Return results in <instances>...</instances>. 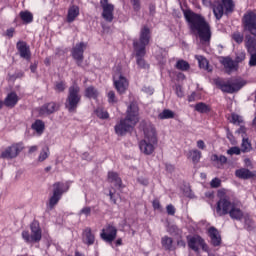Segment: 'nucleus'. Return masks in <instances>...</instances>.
I'll return each instance as SVG.
<instances>
[{
    "instance_id": "obj_14",
    "label": "nucleus",
    "mask_w": 256,
    "mask_h": 256,
    "mask_svg": "<svg viewBox=\"0 0 256 256\" xmlns=\"http://www.w3.org/2000/svg\"><path fill=\"white\" fill-rule=\"evenodd\" d=\"M114 79V85L118 93L120 95H123L127 91V87H129V82L127 81V78L121 75V73L116 72L113 76Z\"/></svg>"
},
{
    "instance_id": "obj_32",
    "label": "nucleus",
    "mask_w": 256,
    "mask_h": 256,
    "mask_svg": "<svg viewBox=\"0 0 256 256\" xmlns=\"http://www.w3.org/2000/svg\"><path fill=\"white\" fill-rule=\"evenodd\" d=\"M32 129L33 131H36L37 134L43 135V131H45V123H43L41 120H36L32 124Z\"/></svg>"
},
{
    "instance_id": "obj_58",
    "label": "nucleus",
    "mask_w": 256,
    "mask_h": 256,
    "mask_svg": "<svg viewBox=\"0 0 256 256\" xmlns=\"http://www.w3.org/2000/svg\"><path fill=\"white\" fill-rule=\"evenodd\" d=\"M144 93H147L148 95H153L154 90L151 87H144L143 88Z\"/></svg>"
},
{
    "instance_id": "obj_63",
    "label": "nucleus",
    "mask_w": 256,
    "mask_h": 256,
    "mask_svg": "<svg viewBox=\"0 0 256 256\" xmlns=\"http://www.w3.org/2000/svg\"><path fill=\"white\" fill-rule=\"evenodd\" d=\"M195 97H196V94H195V92H193V93L188 97L189 103H193V101H195Z\"/></svg>"
},
{
    "instance_id": "obj_25",
    "label": "nucleus",
    "mask_w": 256,
    "mask_h": 256,
    "mask_svg": "<svg viewBox=\"0 0 256 256\" xmlns=\"http://www.w3.org/2000/svg\"><path fill=\"white\" fill-rule=\"evenodd\" d=\"M161 245L165 251H175L176 247L173 244V238L169 236H164L161 238Z\"/></svg>"
},
{
    "instance_id": "obj_18",
    "label": "nucleus",
    "mask_w": 256,
    "mask_h": 256,
    "mask_svg": "<svg viewBox=\"0 0 256 256\" xmlns=\"http://www.w3.org/2000/svg\"><path fill=\"white\" fill-rule=\"evenodd\" d=\"M208 235L211 239V244L214 247H219L221 245V234H219V230L215 227H210L208 229Z\"/></svg>"
},
{
    "instance_id": "obj_6",
    "label": "nucleus",
    "mask_w": 256,
    "mask_h": 256,
    "mask_svg": "<svg viewBox=\"0 0 256 256\" xmlns=\"http://www.w3.org/2000/svg\"><path fill=\"white\" fill-rule=\"evenodd\" d=\"M214 83L218 89L222 91V93H237V91H241L245 85H247V82L243 80H224L221 78H217L214 80Z\"/></svg>"
},
{
    "instance_id": "obj_19",
    "label": "nucleus",
    "mask_w": 256,
    "mask_h": 256,
    "mask_svg": "<svg viewBox=\"0 0 256 256\" xmlns=\"http://www.w3.org/2000/svg\"><path fill=\"white\" fill-rule=\"evenodd\" d=\"M70 187L71 185L69 184V182H56L53 184V193H56V195L63 197V193H67Z\"/></svg>"
},
{
    "instance_id": "obj_50",
    "label": "nucleus",
    "mask_w": 256,
    "mask_h": 256,
    "mask_svg": "<svg viewBox=\"0 0 256 256\" xmlns=\"http://www.w3.org/2000/svg\"><path fill=\"white\" fill-rule=\"evenodd\" d=\"M55 91L58 93H62V91H65V82H57L55 85Z\"/></svg>"
},
{
    "instance_id": "obj_4",
    "label": "nucleus",
    "mask_w": 256,
    "mask_h": 256,
    "mask_svg": "<svg viewBox=\"0 0 256 256\" xmlns=\"http://www.w3.org/2000/svg\"><path fill=\"white\" fill-rule=\"evenodd\" d=\"M157 132L153 126L144 129V139L139 142V149L143 155H153L157 147Z\"/></svg>"
},
{
    "instance_id": "obj_35",
    "label": "nucleus",
    "mask_w": 256,
    "mask_h": 256,
    "mask_svg": "<svg viewBox=\"0 0 256 256\" xmlns=\"http://www.w3.org/2000/svg\"><path fill=\"white\" fill-rule=\"evenodd\" d=\"M252 149L253 147L251 146V142L249 141V139L243 138L240 151L242 153H249Z\"/></svg>"
},
{
    "instance_id": "obj_17",
    "label": "nucleus",
    "mask_w": 256,
    "mask_h": 256,
    "mask_svg": "<svg viewBox=\"0 0 256 256\" xmlns=\"http://www.w3.org/2000/svg\"><path fill=\"white\" fill-rule=\"evenodd\" d=\"M203 245H205V240L199 235L192 236L188 240V247L193 251H199V247H203Z\"/></svg>"
},
{
    "instance_id": "obj_40",
    "label": "nucleus",
    "mask_w": 256,
    "mask_h": 256,
    "mask_svg": "<svg viewBox=\"0 0 256 256\" xmlns=\"http://www.w3.org/2000/svg\"><path fill=\"white\" fill-rule=\"evenodd\" d=\"M211 161H213L214 163H220V165H225V163H227V157L224 155H217V154H213L211 156Z\"/></svg>"
},
{
    "instance_id": "obj_10",
    "label": "nucleus",
    "mask_w": 256,
    "mask_h": 256,
    "mask_svg": "<svg viewBox=\"0 0 256 256\" xmlns=\"http://www.w3.org/2000/svg\"><path fill=\"white\" fill-rule=\"evenodd\" d=\"M242 25L245 32L256 37V14L255 12H247L242 18Z\"/></svg>"
},
{
    "instance_id": "obj_52",
    "label": "nucleus",
    "mask_w": 256,
    "mask_h": 256,
    "mask_svg": "<svg viewBox=\"0 0 256 256\" xmlns=\"http://www.w3.org/2000/svg\"><path fill=\"white\" fill-rule=\"evenodd\" d=\"M211 187H213L214 189H217V187L221 186V180L219 178H214L212 179V181L210 182Z\"/></svg>"
},
{
    "instance_id": "obj_24",
    "label": "nucleus",
    "mask_w": 256,
    "mask_h": 256,
    "mask_svg": "<svg viewBox=\"0 0 256 256\" xmlns=\"http://www.w3.org/2000/svg\"><path fill=\"white\" fill-rule=\"evenodd\" d=\"M4 105L6 106V107H11V108H13V107H15V105H17V103H19V96L17 95V93H15V92H10L7 96H6V98H5V100H4Z\"/></svg>"
},
{
    "instance_id": "obj_11",
    "label": "nucleus",
    "mask_w": 256,
    "mask_h": 256,
    "mask_svg": "<svg viewBox=\"0 0 256 256\" xmlns=\"http://www.w3.org/2000/svg\"><path fill=\"white\" fill-rule=\"evenodd\" d=\"M24 146L23 143L12 144L7 147L4 151H2L0 157L1 159H15L23 151Z\"/></svg>"
},
{
    "instance_id": "obj_53",
    "label": "nucleus",
    "mask_w": 256,
    "mask_h": 256,
    "mask_svg": "<svg viewBox=\"0 0 256 256\" xmlns=\"http://www.w3.org/2000/svg\"><path fill=\"white\" fill-rule=\"evenodd\" d=\"M166 211L168 215H175V206H173L172 204L167 205Z\"/></svg>"
},
{
    "instance_id": "obj_31",
    "label": "nucleus",
    "mask_w": 256,
    "mask_h": 256,
    "mask_svg": "<svg viewBox=\"0 0 256 256\" xmlns=\"http://www.w3.org/2000/svg\"><path fill=\"white\" fill-rule=\"evenodd\" d=\"M19 17L21 21H23V23H33V13H31L30 11H21Z\"/></svg>"
},
{
    "instance_id": "obj_7",
    "label": "nucleus",
    "mask_w": 256,
    "mask_h": 256,
    "mask_svg": "<svg viewBox=\"0 0 256 256\" xmlns=\"http://www.w3.org/2000/svg\"><path fill=\"white\" fill-rule=\"evenodd\" d=\"M151 41V29H149L147 26H143L140 29V35L139 40L133 41V47L134 51L138 52V55H143L146 53V47L149 45V42Z\"/></svg>"
},
{
    "instance_id": "obj_21",
    "label": "nucleus",
    "mask_w": 256,
    "mask_h": 256,
    "mask_svg": "<svg viewBox=\"0 0 256 256\" xmlns=\"http://www.w3.org/2000/svg\"><path fill=\"white\" fill-rule=\"evenodd\" d=\"M82 241L85 245H94L95 243V234L91 228L87 227L82 232Z\"/></svg>"
},
{
    "instance_id": "obj_20",
    "label": "nucleus",
    "mask_w": 256,
    "mask_h": 256,
    "mask_svg": "<svg viewBox=\"0 0 256 256\" xmlns=\"http://www.w3.org/2000/svg\"><path fill=\"white\" fill-rule=\"evenodd\" d=\"M221 63L228 74H231L233 73V71H237V69H239V65H237L236 62L229 57L222 58Z\"/></svg>"
},
{
    "instance_id": "obj_8",
    "label": "nucleus",
    "mask_w": 256,
    "mask_h": 256,
    "mask_svg": "<svg viewBox=\"0 0 256 256\" xmlns=\"http://www.w3.org/2000/svg\"><path fill=\"white\" fill-rule=\"evenodd\" d=\"M30 231L31 234L27 230H23L21 233L22 239L25 241V243H39V241L43 239V232L41 230L39 222H32L30 224Z\"/></svg>"
},
{
    "instance_id": "obj_5",
    "label": "nucleus",
    "mask_w": 256,
    "mask_h": 256,
    "mask_svg": "<svg viewBox=\"0 0 256 256\" xmlns=\"http://www.w3.org/2000/svg\"><path fill=\"white\" fill-rule=\"evenodd\" d=\"M79 103H81V87L77 83H73L68 89L65 107L69 113H77Z\"/></svg>"
},
{
    "instance_id": "obj_12",
    "label": "nucleus",
    "mask_w": 256,
    "mask_h": 256,
    "mask_svg": "<svg viewBox=\"0 0 256 256\" xmlns=\"http://www.w3.org/2000/svg\"><path fill=\"white\" fill-rule=\"evenodd\" d=\"M100 237L106 243H113L114 239H117V227L113 224H107L100 233Z\"/></svg>"
},
{
    "instance_id": "obj_22",
    "label": "nucleus",
    "mask_w": 256,
    "mask_h": 256,
    "mask_svg": "<svg viewBox=\"0 0 256 256\" xmlns=\"http://www.w3.org/2000/svg\"><path fill=\"white\" fill-rule=\"evenodd\" d=\"M59 110V104L55 102H50L47 104H44L40 108V115H51V113H55V111Z\"/></svg>"
},
{
    "instance_id": "obj_45",
    "label": "nucleus",
    "mask_w": 256,
    "mask_h": 256,
    "mask_svg": "<svg viewBox=\"0 0 256 256\" xmlns=\"http://www.w3.org/2000/svg\"><path fill=\"white\" fill-rule=\"evenodd\" d=\"M130 3L135 13H139L141 11V0H130Z\"/></svg>"
},
{
    "instance_id": "obj_30",
    "label": "nucleus",
    "mask_w": 256,
    "mask_h": 256,
    "mask_svg": "<svg viewBox=\"0 0 256 256\" xmlns=\"http://www.w3.org/2000/svg\"><path fill=\"white\" fill-rule=\"evenodd\" d=\"M201 155V151L197 149L190 150L188 152V159H191L192 163H194V165H197V163L201 161Z\"/></svg>"
},
{
    "instance_id": "obj_23",
    "label": "nucleus",
    "mask_w": 256,
    "mask_h": 256,
    "mask_svg": "<svg viewBox=\"0 0 256 256\" xmlns=\"http://www.w3.org/2000/svg\"><path fill=\"white\" fill-rule=\"evenodd\" d=\"M245 47L248 53H256V38L251 34L245 36Z\"/></svg>"
},
{
    "instance_id": "obj_54",
    "label": "nucleus",
    "mask_w": 256,
    "mask_h": 256,
    "mask_svg": "<svg viewBox=\"0 0 256 256\" xmlns=\"http://www.w3.org/2000/svg\"><path fill=\"white\" fill-rule=\"evenodd\" d=\"M176 95L177 97H180V98L184 97L185 95L183 92V88L179 85L176 86Z\"/></svg>"
},
{
    "instance_id": "obj_56",
    "label": "nucleus",
    "mask_w": 256,
    "mask_h": 256,
    "mask_svg": "<svg viewBox=\"0 0 256 256\" xmlns=\"http://www.w3.org/2000/svg\"><path fill=\"white\" fill-rule=\"evenodd\" d=\"M184 195L186 197H189V199H193V197H195V194H193V192H191V189H186V191L184 192Z\"/></svg>"
},
{
    "instance_id": "obj_15",
    "label": "nucleus",
    "mask_w": 256,
    "mask_h": 256,
    "mask_svg": "<svg viewBox=\"0 0 256 256\" xmlns=\"http://www.w3.org/2000/svg\"><path fill=\"white\" fill-rule=\"evenodd\" d=\"M100 5L103 9L102 17L108 23L113 21V12L115 11V6L113 4H109V0H100Z\"/></svg>"
},
{
    "instance_id": "obj_33",
    "label": "nucleus",
    "mask_w": 256,
    "mask_h": 256,
    "mask_svg": "<svg viewBox=\"0 0 256 256\" xmlns=\"http://www.w3.org/2000/svg\"><path fill=\"white\" fill-rule=\"evenodd\" d=\"M85 97H88V99H97L99 97V91L95 87L90 86L85 90Z\"/></svg>"
},
{
    "instance_id": "obj_64",
    "label": "nucleus",
    "mask_w": 256,
    "mask_h": 256,
    "mask_svg": "<svg viewBox=\"0 0 256 256\" xmlns=\"http://www.w3.org/2000/svg\"><path fill=\"white\" fill-rule=\"evenodd\" d=\"M244 164H245L246 167H251V159L245 158L244 159Z\"/></svg>"
},
{
    "instance_id": "obj_29",
    "label": "nucleus",
    "mask_w": 256,
    "mask_h": 256,
    "mask_svg": "<svg viewBox=\"0 0 256 256\" xmlns=\"http://www.w3.org/2000/svg\"><path fill=\"white\" fill-rule=\"evenodd\" d=\"M61 197L57 194V192H53L52 196L49 199V202L47 204V210L48 211H53V209H55V206L57 205V203H59V201H61Z\"/></svg>"
},
{
    "instance_id": "obj_59",
    "label": "nucleus",
    "mask_w": 256,
    "mask_h": 256,
    "mask_svg": "<svg viewBox=\"0 0 256 256\" xmlns=\"http://www.w3.org/2000/svg\"><path fill=\"white\" fill-rule=\"evenodd\" d=\"M14 33H15V28H9V29L6 31V35H7V37H9V38L13 37Z\"/></svg>"
},
{
    "instance_id": "obj_9",
    "label": "nucleus",
    "mask_w": 256,
    "mask_h": 256,
    "mask_svg": "<svg viewBox=\"0 0 256 256\" xmlns=\"http://www.w3.org/2000/svg\"><path fill=\"white\" fill-rule=\"evenodd\" d=\"M234 8L235 4H233V0H222V3L215 2L213 4V13L219 21V19L223 17L224 13H233Z\"/></svg>"
},
{
    "instance_id": "obj_28",
    "label": "nucleus",
    "mask_w": 256,
    "mask_h": 256,
    "mask_svg": "<svg viewBox=\"0 0 256 256\" xmlns=\"http://www.w3.org/2000/svg\"><path fill=\"white\" fill-rule=\"evenodd\" d=\"M108 181L109 183H114L115 187H118L119 189H121L123 185V182L117 172H108Z\"/></svg>"
},
{
    "instance_id": "obj_3",
    "label": "nucleus",
    "mask_w": 256,
    "mask_h": 256,
    "mask_svg": "<svg viewBox=\"0 0 256 256\" xmlns=\"http://www.w3.org/2000/svg\"><path fill=\"white\" fill-rule=\"evenodd\" d=\"M216 213H218L220 217L230 215L231 219H236V221L243 219L241 202H232L227 196L221 197L217 202Z\"/></svg>"
},
{
    "instance_id": "obj_13",
    "label": "nucleus",
    "mask_w": 256,
    "mask_h": 256,
    "mask_svg": "<svg viewBox=\"0 0 256 256\" xmlns=\"http://www.w3.org/2000/svg\"><path fill=\"white\" fill-rule=\"evenodd\" d=\"M85 49H87V43L85 42H80L77 43L73 48H72V57L74 60H76V63L78 67H81L83 63L84 56L83 54L85 53Z\"/></svg>"
},
{
    "instance_id": "obj_48",
    "label": "nucleus",
    "mask_w": 256,
    "mask_h": 256,
    "mask_svg": "<svg viewBox=\"0 0 256 256\" xmlns=\"http://www.w3.org/2000/svg\"><path fill=\"white\" fill-rule=\"evenodd\" d=\"M250 59H249V67H256V52L249 53Z\"/></svg>"
},
{
    "instance_id": "obj_38",
    "label": "nucleus",
    "mask_w": 256,
    "mask_h": 256,
    "mask_svg": "<svg viewBox=\"0 0 256 256\" xmlns=\"http://www.w3.org/2000/svg\"><path fill=\"white\" fill-rule=\"evenodd\" d=\"M176 69H178L179 71H189L190 69V65L189 62L185 61V60H178L176 62L175 65Z\"/></svg>"
},
{
    "instance_id": "obj_27",
    "label": "nucleus",
    "mask_w": 256,
    "mask_h": 256,
    "mask_svg": "<svg viewBox=\"0 0 256 256\" xmlns=\"http://www.w3.org/2000/svg\"><path fill=\"white\" fill-rule=\"evenodd\" d=\"M77 17H79V7L73 5L68 9L67 22L73 23Z\"/></svg>"
},
{
    "instance_id": "obj_1",
    "label": "nucleus",
    "mask_w": 256,
    "mask_h": 256,
    "mask_svg": "<svg viewBox=\"0 0 256 256\" xmlns=\"http://www.w3.org/2000/svg\"><path fill=\"white\" fill-rule=\"evenodd\" d=\"M184 17L192 35L198 37L203 44L211 42V25L205 20V17L191 10H185Z\"/></svg>"
},
{
    "instance_id": "obj_39",
    "label": "nucleus",
    "mask_w": 256,
    "mask_h": 256,
    "mask_svg": "<svg viewBox=\"0 0 256 256\" xmlns=\"http://www.w3.org/2000/svg\"><path fill=\"white\" fill-rule=\"evenodd\" d=\"M230 123H233V125H243V116H240L236 113H232L230 116Z\"/></svg>"
},
{
    "instance_id": "obj_47",
    "label": "nucleus",
    "mask_w": 256,
    "mask_h": 256,
    "mask_svg": "<svg viewBox=\"0 0 256 256\" xmlns=\"http://www.w3.org/2000/svg\"><path fill=\"white\" fill-rule=\"evenodd\" d=\"M241 148L234 146L227 150V155H241Z\"/></svg>"
},
{
    "instance_id": "obj_34",
    "label": "nucleus",
    "mask_w": 256,
    "mask_h": 256,
    "mask_svg": "<svg viewBox=\"0 0 256 256\" xmlns=\"http://www.w3.org/2000/svg\"><path fill=\"white\" fill-rule=\"evenodd\" d=\"M194 108L198 113H209L211 111V107L203 102L197 103Z\"/></svg>"
},
{
    "instance_id": "obj_2",
    "label": "nucleus",
    "mask_w": 256,
    "mask_h": 256,
    "mask_svg": "<svg viewBox=\"0 0 256 256\" xmlns=\"http://www.w3.org/2000/svg\"><path fill=\"white\" fill-rule=\"evenodd\" d=\"M139 123V106L136 103H131L127 109V116L120 120L119 124L115 125V133L120 137L129 133L135 125Z\"/></svg>"
},
{
    "instance_id": "obj_49",
    "label": "nucleus",
    "mask_w": 256,
    "mask_h": 256,
    "mask_svg": "<svg viewBox=\"0 0 256 256\" xmlns=\"http://www.w3.org/2000/svg\"><path fill=\"white\" fill-rule=\"evenodd\" d=\"M78 215L79 217H81V215H85V217H89V215H91V207L82 208L78 213Z\"/></svg>"
},
{
    "instance_id": "obj_26",
    "label": "nucleus",
    "mask_w": 256,
    "mask_h": 256,
    "mask_svg": "<svg viewBox=\"0 0 256 256\" xmlns=\"http://www.w3.org/2000/svg\"><path fill=\"white\" fill-rule=\"evenodd\" d=\"M235 175L236 177H238V179H253V177H255V174H253V172H251L247 168H241L236 170Z\"/></svg>"
},
{
    "instance_id": "obj_51",
    "label": "nucleus",
    "mask_w": 256,
    "mask_h": 256,
    "mask_svg": "<svg viewBox=\"0 0 256 256\" xmlns=\"http://www.w3.org/2000/svg\"><path fill=\"white\" fill-rule=\"evenodd\" d=\"M108 102L109 103H117V97H115V92H113V91L108 92Z\"/></svg>"
},
{
    "instance_id": "obj_57",
    "label": "nucleus",
    "mask_w": 256,
    "mask_h": 256,
    "mask_svg": "<svg viewBox=\"0 0 256 256\" xmlns=\"http://www.w3.org/2000/svg\"><path fill=\"white\" fill-rule=\"evenodd\" d=\"M152 205H153V208L154 209H157V210H160L161 209V203L159 202V200H154L152 202Z\"/></svg>"
},
{
    "instance_id": "obj_62",
    "label": "nucleus",
    "mask_w": 256,
    "mask_h": 256,
    "mask_svg": "<svg viewBox=\"0 0 256 256\" xmlns=\"http://www.w3.org/2000/svg\"><path fill=\"white\" fill-rule=\"evenodd\" d=\"M237 133L245 134L247 133V128H245V126L243 125H240V128L237 130Z\"/></svg>"
},
{
    "instance_id": "obj_44",
    "label": "nucleus",
    "mask_w": 256,
    "mask_h": 256,
    "mask_svg": "<svg viewBox=\"0 0 256 256\" xmlns=\"http://www.w3.org/2000/svg\"><path fill=\"white\" fill-rule=\"evenodd\" d=\"M247 54L245 53V51H240L236 54V58L235 61L237 65H239V63H243V60L246 59Z\"/></svg>"
},
{
    "instance_id": "obj_41",
    "label": "nucleus",
    "mask_w": 256,
    "mask_h": 256,
    "mask_svg": "<svg viewBox=\"0 0 256 256\" xmlns=\"http://www.w3.org/2000/svg\"><path fill=\"white\" fill-rule=\"evenodd\" d=\"M158 117L160 119H173V117H175V112L169 109H165L158 115Z\"/></svg>"
},
{
    "instance_id": "obj_42",
    "label": "nucleus",
    "mask_w": 256,
    "mask_h": 256,
    "mask_svg": "<svg viewBox=\"0 0 256 256\" xmlns=\"http://www.w3.org/2000/svg\"><path fill=\"white\" fill-rule=\"evenodd\" d=\"M48 158H49V148L46 147V148H43L42 151L40 152L38 161L40 163H43V161H45V159H48Z\"/></svg>"
},
{
    "instance_id": "obj_37",
    "label": "nucleus",
    "mask_w": 256,
    "mask_h": 256,
    "mask_svg": "<svg viewBox=\"0 0 256 256\" xmlns=\"http://www.w3.org/2000/svg\"><path fill=\"white\" fill-rule=\"evenodd\" d=\"M195 59H197L200 69H205L206 71L209 69V61L205 57L196 55Z\"/></svg>"
},
{
    "instance_id": "obj_16",
    "label": "nucleus",
    "mask_w": 256,
    "mask_h": 256,
    "mask_svg": "<svg viewBox=\"0 0 256 256\" xmlns=\"http://www.w3.org/2000/svg\"><path fill=\"white\" fill-rule=\"evenodd\" d=\"M16 49L18 50L19 55L22 59H25L26 61H31V48H29L27 42H17Z\"/></svg>"
},
{
    "instance_id": "obj_36",
    "label": "nucleus",
    "mask_w": 256,
    "mask_h": 256,
    "mask_svg": "<svg viewBox=\"0 0 256 256\" xmlns=\"http://www.w3.org/2000/svg\"><path fill=\"white\" fill-rule=\"evenodd\" d=\"M135 53H136V63L138 67H140L141 69H147V63L145 62V59H143V57H145V53L140 55L138 51H135Z\"/></svg>"
},
{
    "instance_id": "obj_60",
    "label": "nucleus",
    "mask_w": 256,
    "mask_h": 256,
    "mask_svg": "<svg viewBox=\"0 0 256 256\" xmlns=\"http://www.w3.org/2000/svg\"><path fill=\"white\" fill-rule=\"evenodd\" d=\"M197 147H198V149H205V142L203 141V140H198L197 141Z\"/></svg>"
},
{
    "instance_id": "obj_46",
    "label": "nucleus",
    "mask_w": 256,
    "mask_h": 256,
    "mask_svg": "<svg viewBox=\"0 0 256 256\" xmlns=\"http://www.w3.org/2000/svg\"><path fill=\"white\" fill-rule=\"evenodd\" d=\"M232 39H233L236 43L241 44V43H243L244 36H243V34H241L240 32H234V33L232 34Z\"/></svg>"
},
{
    "instance_id": "obj_55",
    "label": "nucleus",
    "mask_w": 256,
    "mask_h": 256,
    "mask_svg": "<svg viewBox=\"0 0 256 256\" xmlns=\"http://www.w3.org/2000/svg\"><path fill=\"white\" fill-rule=\"evenodd\" d=\"M138 183H140V185H143L144 187H147L149 185V180L144 177H140L138 178Z\"/></svg>"
},
{
    "instance_id": "obj_61",
    "label": "nucleus",
    "mask_w": 256,
    "mask_h": 256,
    "mask_svg": "<svg viewBox=\"0 0 256 256\" xmlns=\"http://www.w3.org/2000/svg\"><path fill=\"white\" fill-rule=\"evenodd\" d=\"M39 147L38 146H30L28 153H35L36 151H38Z\"/></svg>"
},
{
    "instance_id": "obj_43",
    "label": "nucleus",
    "mask_w": 256,
    "mask_h": 256,
    "mask_svg": "<svg viewBox=\"0 0 256 256\" xmlns=\"http://www.w3.org/2000/svg\"><path fill=\"white\" fill-rule=\"evenodd\" d=\"M95 113L99 119H109V113L103 110V108L96 109Z\"/></svg>"
}]
</instances>
